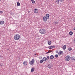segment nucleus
<instances>
[{
    "instance_id": "nucleus-1",
    "label": "nucleus",
    "mask_w": 75,
    "mask_h": 75,
    "mask_svg": "<svg viewBox=\"0 0 75 75\" xmlns=\"http://www.w3.org/2000/svg\"><path fill=\"white\" fill-rule=\"evenodd\" d=\"M14 38L15 40H18L20 38V35L18 34H16L15 35Z\"/></svg>"
},
{
    "instance_id": "nucleus-2",
    "label": "nucleus",
    "mask_w": 75,
    "mask_h": 75,
    "mask_svg": "<svg viewBox=\"0 0 75 75\" xmlns=\"http://www.w3.org/2000/svg\"><path fill=\"white\" fill-rule=\"evenodd\" d=\"M39 32L40 34H43L46 33V30L44 29H41L39 30Z\"/></svg>"
},
{
    "instance_id": "nucleus-3",
    "label": "nucleus",
    "mask_w": 75,
    "mask_h": 75,
    "mask_svg": "<svg viewBox=\"0 0 75 75\" xmlns=\"http://www.w3.org/2000/svg\"><path fill=\"white\" fill-rule=\"evenodd\" d=\"M70 59H71V56L69 55L66 56L65 58V61H69Z\"/></svg>"
},
{
    "instance_id": "nucleus-4",
    "label": "nucleus",
    "mask_w": 75,
    "mask_h": 75,
    "mask_svg": "<svg viewBox=\"0 0 75 75\" xmlns=\"http://www.w3.org/2000/svg\"><path fill=\"white\" fill-rule=\"evenodd\" d=\"M35 61L34 59H33L31 61H30L29 62L30 64V65H33V64H34Z\"/></svg>"
},
{
    "instance_id": "nucleus-5",
    "label": "nucleus",
    "mask_w": 75,
    "mask_h": 75,
    "mask_svg": "<svg viewBox=\"0 0 75 75\" xmlns=\"http://www.w3.org/2000/svg\"><path fill=\"white\" fill-rule=\"evenodd\" d=\"M34 12L35 13H37L38 12V9L37 8L35 9L34 10Z\"/></svg>"
},
{
    "instance_id": "nucleus-6",
    "label": "nucleus",
    "mask_w": 75,
    "mask_h": 75,
    "mask_svg": "<svg viewBox=\"0 0 75 75\" xmlns=\"http://www.w3.org/2000/svg\"><path fill=\"white\" fill-rule=\"evenodd\" d=\"M43 19L44 21H47V18L45 16H44Z\"/></svg>"
},
{
    "instance_id": "nucleus-7",
    "label": "nucleus",
    "mask_w": 75,
    "mask_h": 75,
    "mask_svg": "<svg viewBox=\"0 0 75 75\" xmlns=\"http://www.w3.org/2000/svg\"><path fill=\"white\" fill-rule=\"evenodd\" d=\"M45 17L47 18V19L49 18H50V15L49 14H47L46 15V16H45Z\"/></svg>"
},
{
    "instance_id": "nucleus-8",
    "label": "nucleus",
    "mask_w": 75,
    "mask_h": 75,
    "mask_svg": "<svg viewBox=\"0 0 75 75\" xmlns=\"http://www.w3.org/2000/svg\"><path fill=\"white\" fill-rule=\"evenodd\" d=\"M4 24V21H0V24L3 25Z\"/></svg>"
},
{
    "instance_id": "nucleus-9",
    "label": "nucleus",
    "mask_w": 75,
    "mask_h": 75,
    "mask_svg": "<svg viewBox=\"0 0 75 75\" xmlns=\"http://www.w3.org/2000/svg\"><path fill=\"white\" fill-rule=\"evenodd\" d=\"M54 57L53 55H51L50 57V59H54Z\"/></svg>"
},
{
    "instance_id": "nucleus-10",
    "label": "nucleus",
    "mask_w": 75,
    "mask_h": 75,
    "mask_svg": "<svg viewBox=\"0 0 75 75\" xmlns=\"http://www.w3.org/2000/svg\"><path fill=\"white\" fill-rule=\"evenodd\" d=\"M52 65L51 64H48V65L47 66V67L48 68H49L50 69H51V66Z\"/></svg>"
},
{
    "instance_id": "nucleus-11",
    "label": "nucleus",
    "mask_w": 75,
    "mask_h": 75,
    "mask_svg": "<svg viewBox=\"0 0 75 75\" xmlns=\"http://www.w3.org/2000/svg\"><path fill=\"white\" fill-rule=\"evenodd\" d=\"M42 60H43V61H47V58L44 57L43 58Z\"/></svg>"
},
{
    "instance_id": "nucleus-12",
    "label": "nucleus",
    "mask_w": 75,
    "mask_h": 75,
    "mask_svg": "<svg viewBox=\"0 0 75 75\" xmlns=\"http://www.w3.org/2000/svg\"><path fill=\"white\" fill-rule=\"evenodd\" d=\"M23 64L24 65H26L27 64V62L26 61H25L24 62H23Z\"/></svg>"
},
{
    "instance_id": "nucleus-13",
    "label": "nucleus",
    "mask_w": 75,
    "mask_h": 75,
    "mask_svg": "<svg viewBox=\"0 0 75 75\" xmlns=\"http://www.w3.org/2000/svg\"><path fill=\"white\" fill-rule=\"evenodd\" d=\"M34 69H35V68H32L31 69V72H34Z\"/></svg>"
},
{
    "instance_id": "nucleus-14",
    "label": "nucleus",
    "mask_w": 75,
    "mask_h": 75,
    "mask_svg": "<svg viewBox=\"0 0 75 75\" xmlns=\"http://www.w3.org/2000/svg\"><path fill=\"white\" fill-rule=\"evenodd\" d=\"M51 43H52L51 41L50 40H49L48 41V45H51Z\"/></svg>"
},
{
    "instance_id": "nucleus-15",
    "label": "nucleus",
    "mask_w": 75,
    "mask_h": 75,
    "mask_svg": "<svg viewBox=\"0 0 75 75\" xmlns=\"http://www.w3.org/2000/svg\"><path fill=\"white\" fill-rule=\"evenodd\" d=\"M66 45H64L63 46V49L64 50H65V49H66Z\"/></svg>"
},
{
    "instance_id": "nucleus-16",
    "label": "nucleus",
    "mask_w": 75,
    "mask_h": 75,
    "mask_svg": "<svg viewBox=\"0 0 75 75\" xmlns=\"http://www.w3.org/2000/svg\"><path fill=\"white\" fill-rule=\"evenodd\" d=\"M60 55L62 54L63 55L64 54V52L62 51H60L59 52Z\"/></svg>"
},
{
    "instance_id": "nucleus-17",
    "label": "nucleus",
    "mask_w": 75,
    "mask_h": 75,
    "mask_svg": "<svg viewBox=\"0 0 75 75\" xmlns=\"http://www.w3.org/2000/svg\"><path fill=\"white\" fill-rule=\"evenodd\" d=\"M69 34L70 35H72L73 34V32H72V31H70L69 33Z\"/></svg>"
},
{
    "instance_id": "nucleus-18",
    "label": "nucleus",
    "mask_w": 75,
    "mask_h": 75,
    "mask_svg": "<svg viewBox=\"0 0 75 75\" xmlns=\"http://www.w3.org/2000/svg\"><path fill=\"white\" fill-rule=\"evenodd\" d=\"M17 6H20V2H18L17 3Z\"/></svg>"
},
{
    "instance_id": "nucleus-19",
    "label": "nucleus",
    "mask_w": 75,
    "mask_h": 75,
    "mask_svg": "<svg viewBox=\"0 0 75 75\" xmlns=\"http://www.w3.org/2000/svg\"><path fill=\"white\" fill-rule=\"evenodd\" d=\"M69 51H72V49L71 47H69L68 48Z\"/></svg>"
},
{
    "instance_id": "nucleus-20",
    "label": "nucleus",
    "mask_w": 75,
    "mask_h": 75,
    "mask_svg": "<svg viewBox=\"0 0 75 75\" xmlns=\"http://www.w3.org/2000/svg\"><path fill=\"white\" fill-rule=\"evenodd\" d=\"M43 62H44V60H41L40 61V64H42Z\"/></svg>"
},
{
    "instance_id": "nucleus-21",
    "label": "nucleus",
    "mask_w": 75,
    "mask_h": 75,
    "mask_svg": "<svg viewBox=\"0 0 75 75\" xmlns=\"http://www.w3.org/2000/svg\"><path fill=\"white\" fill-rule=\"evenodd\" d=\"M56 1L57 4H59V0H56Z\"/></svg>"
},
{
    "instance_id": "nucleus-22",
    "label": "nucleus",
    "mask_w": 75,
    "mask_h": 75,
    "mask_svg": "<svg viewBox=\"0 0 75 75\" xmlns=\"http://www.w3.org/2000/svg\"><path fill=\"white\" fill-rule=\"evenodd\" d=\"M32 3H33V4H34V3H35V1H34V0H33L32 1Z\"/></svg>"
},
{
    "instance_id": "nucleus-23",
    "label": "nucleus",
    "mask_w": 75,
    "mask_h": 75,
    "mask_svg": "<svg viewBox=\"0 0 75 75\" xmlns=\"http://www.w3.org/2000/svg\"><path fill=\"white\" fill-rule=\"evenodd\" d=\"M55 57L56 58H58V54L55 55Z\"/></svg>"
},
{
    "instance_id": "nucleus-24",
    "label": "nucleus",
    "mask_w": 75,
    "mask_h": 75,
    "mask_svg": "<svg viewBox=\"0 0 75 75\" xmlns=\"http://www.w3.org/2000/svg\"><path fill=\"white\" fill-rule=\"evenodd\" d=\"M49 58H50V57H49V56H47L46 58V59H47V60H48V59H49Z\"/></svg>"
},
{
    "instance_id": "nucleus-25",
    "label": "nucleus",
    "mask_w": 75,
    "mask_h": 75,
    "mask_svg": "<svg viewBox=\"0 0 75 75\" xmlns=\"http://www.w3.org/2000/svg\"><path fill=\"white\" fill-rule=\"evenodd\" d=\"M3 57V56L1 55H0V58L1 59Z\"/></svg>"
},
{
    "instance_id": "nucleus-26",
    "label": "nucleus",
    "mask_w": 75,
    "mask_h": 75,
    "mask_svg": "<svg viewBox=\"0 0 75 75\" xmlns=\"http://www.w3.org/2000/svg\"><path fill=\"white\" fill-rule=\"evenodd\" d=\"M71 59L73 60H75V57H71Z\"/></svg>"
},
{
    "instance_id": "nucleus-27",
    "label": "nucleus",
    "mask_w": 75,
    "mask_h": 75,
    "mask_svg": "<svg viewBox=\"0 0 75 75\" xmlns=\"http://www.w3.org/2000/svg\"><path fill=\"white\" fill-rule=\"evenodd\" d=\"M52 52V51H51L50 52L48 51V52H46V54H48V53H50V52Z\"/></svg>"
},
{
    "instance_id": "nucleus-28",
    "label": "nucleus",
    "mask_w": 75,
    "mask_h": 75,
    "mask_svg": "<svg viewBox=\"0 0 75 75\" xmlns=\"http://www.w3.org/2000/svg\"><path fill=\"white\" fill-rule=\"evenodd\" d=\"M3 13V12L2 11H0V13H1V14H2V13Z\"/></svg>"
},
{
    "instance_id": "nucleus-29",
    "label": "nucleus",
    "mask_w": 75,
    "mask_h": 75,
    "mask_svg": "<svg viewBox=\"0 0 75 75\" xmlns=\"http://www.w3.org/2000/svg\"><path fill=\"white\" fill-rule=\"evenodd\" d=\"M58 23H59V22H55V24H58Z\"/></svg>"
},
{
    "instance_id": "nucleus-30",
    "label": "nucleus",
    "mask_w": 75,
    "mask_h": 75,
    "mask_svg": "<svg viewBox=\"0 0 75 75\" xmlns=\"http://www.w3.org/2000/svg\"><path fill=\"white\" fill-rule=\"evenodd\" d=\"M61 2H62V1H64V0H59Z\"/></svg>"
},
{
    "instance_id": "nucleus-31",
    "label": "nucleus",
    "mask_w": 75,
    "mask_h": 75,
    "mask_svg": "<svg viewBox=\"0 0 75 75\" xmlns=\"http://www.w3.org/2000/svg\"><path fill=\"white\" fill-rule=\"evenodd\" d=\"M48 48H49V49H51V46L49 47H48Z\"/></svg>"
},
{
    "instance_id": "nucleus-32",
    "label": "nucleus",
    "mask_w": 75,
    "mask_h": 75,
    "mask_svg": "<svg viewBox=\"0 0 75 75\" xmlns=\"http://www.w3.org/2000/svg\"><path fill=\"white\" fill-rule=\"evenodd\" d=\"M52 48H55V46H52Z\"/></svg>"
},
{
    "instance_id": "nucleus-33",
    "label": "nucleus",
    "mask_w": 75,
    "mask_h": 75,
    "mask_svg": "<svg viewBox=\"0 0 75 75\" xmlns=\"http://www.w3.org/2000/svg\"><path fill=\"white\" fill-rule=\"evenodd\" d=\"M56 53H58V51H56Z\"/></svg>"
},
{
    "instance_id": "nucleus-34",
    "label": "nucleus",
    "mask_w": 75,
    "mask_h": 75,
    "mask_svg": "<svg viewBox=\"0 0 75 75\" xmlns=\"http://www.w3.org/2000/svg\"><path fill=\"white\" fill-rule=\"evenodd\" d=\"M39 58L40 59H41L42 58V57H40Z\"/></svg>"
},
{
    "instance_id": "nucleus-35",
    "label": "nucleus",
    "mask_w": 75,
    "mask_h": 75,
    "mask_svg": "<svg viewBox=\"0 0 75 75\" xmlns=\"http://www.w3.org/2000/svg\"><path fill=\"white\" fill-rule=\"evenodd\" d=\"M73 21H75V19H73Z\"/></svg>"
},
{
    "instance_id": "nucleus-36",
    "label": "nucleus",
    "mask_w": 75,
    "mask_h": 75,
    "mask_svg": "<svg viewBox=\"0 0 75 75\" xmlns=\"http://www.w3.org/2000/svg\"><path fill=\"white\" fill-rule=\"evenodd\" d=\"M73 30H75V27L74 28Z\"/></svg>"
},
{
    "instance_id": "nucleus-37",
    "label": "nucleus",
    "mask_w": 75,
    "mask_h": 75,
    "mask_svg": "<svg viewBox=\"0 0 75 75\" xmlns=\"http://www.w3.org/2000/svg\"><path fill=\"white\" fill-rule=\"evenodd\" d=\"M50 47H51V49H52V46H50Z\"/></svg>"
},
{
    "instance_id": "nucleus-38",
    "label": "nucleus",
    "mask_w": 75,
    "mask_h": 75,
    "mask_svg": "<svg viewBox=\"0 0 75 75\" xmlns=\"http://www.w3.org/2000/svg\"><path fill=\"white\" fill-rule=\"evenodd\" d=\"M37 55V54H35V55Z\"/></svg>"
},
{
    "instance_id": "nucleus-39",
    "label": "nucleus",
    "mask_w": 75,
    "mask_h": 75,
    "mask_svg": "<svg viewBox=\"0 0 75 75\" xmlns=\"http://www.w3.org/2000/svg\"><path fill=\"white\" fill-rule=\"evenodd\" d=\"M19 60H20V58H19Z\"/></svg>"
},
{
    "instance_id": "nucleus-40",
    "label": "nucleus",
    "mask_w": 75,
    "mask_h": 75,
    "mask_svg": "<svg viewBox=\"0 0 75 75\" xmlns=\"http://www.w3.org/2000/svg\"><path fill=\"white\" fill-rule=\"evenodd\" d=\"M74 42H75V40H74Z\"/></svg>"
},
{
    "instance_id": "nucleus-41",
    "label": "nucleus",
    "mask_w": 75,
    "mask_h": 75,
    "mask_svg": "<svg viewBox=\"0 0 75 75\" xmlns=\"http://www.w3.org/2000/svg\"><path fill=\"white\" fill-rule=\"evenodd\" d=\"M0 1H1V0H0Z\"/></svg>"
}]
</instances>
